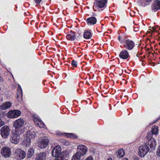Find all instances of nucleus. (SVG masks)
<instances>
[{
	"mask_svg": "<svg viewBox=\"0 0 160 160\" xmlns=\"http://www.w3.org/2000/svg\"><path fill=\"white\" fill-rule=\"evenodd\" d=\"M122 160H128L126 158H123Z\"/></svg>",
	"mask_w": 160,
	"mask_h": 160,
	"instance_id": "40",
	"label": "nucleus"
},
{
	"mask_svg": "<svg viewBox=\"0 0 160 160\" xmlns=\"http://www.w3.org/2000/svg\"><path fill=\"white\" fill-rule=\"evenodd\" d=\"M24 121L23 119H18L15 120L13 123V126L15 128V131L20 132H22L23 125L24 124Z\"/></svg>",
	"mask_w": 160,
	"mask_h": 160,
	"instance_id": "6",
	"label": "nucleus"
},
{
	"mask_svg": "<svg viewBox=\"0 0 160 160\" xmlns=\"http://www.w3.org/2000/svg\"><path fill=\"white\" fill-rule=\"evenodd\" d=\"M118 40L121 44L123 45L126 49L130 51L132 50L135 46V43L134 41L131 39H122L120 36H118Z\"/></svg>",
	"mask_w": 160,
	"mask_h": 160,
	"instance_id": "2",
	"label": "nucleus"
},
{
	"mask_svg": "<svg viewBox=\"0 0 160 160\" xmlns=\"http://www.w3.org/2000/svg\"><path fill=\"white\" fill-rule=\"evenodd\" d=\"M34 122L36 126L41 128H44L45 125L41 119L37 116H33Z\"/></svg>",
	"mask_w": 160,
	"mask_h": 160,
	"instance_id": "11",
	"label": "nucleus"
},
{
	"mask_svg": "<svg viewBox=\"0 0 160 160\" xmlns=\"http://www.w3.org/2000/svg\"><path fill=\"white\" fill-rule=\"evenodd\" d=\"M76 37L75 32L71 30L66 35V38L68 40L72 41L75 39ZM76 38L77 39V38Z\"/></svg>",
	"mask_w": 160,
	"mask_h": 160,
	"instance_id": "19",
	"label": "nucleus"
},
{
	"mask_svg": "<svg viewBox=\"0 0 160 160\" xmlns=\"http://www.w3.org/2000/svg\"><path fill=\"white\" fill-rule=\"evenodd\" d=\"M34 152V150L32 148H29L28 150L27 154V158H31L33 155Z\"/></svg>",
	"mask_w": 160,
	"mask_h": 160,
	"instance_id": "25",
	"label": "nucleus"
},
{
	"mask_svg": "<svg viewBox=\"0 0 160 160\" xmlns=\"http://www.w3.org/2000/svg\"><path fill=\"white\" fill-rule=\"evenodd\" d=\"M17 157L20 160L23 159L26 157V152L21 149H18L16 151Z\"/></svg>",
	"mask_w": 160,
	"mask_h": 160,
	"instance_id": "16",
	"label": "nucleus"
},
{
	"mask_svg": "<svg viewBox=\"0 0 160 160\" xmlns=\"http://www.w3.org/2000/svg\"><path fill=\"white\" fill-rule=\"evenodd\" d=\"M42 0H34L35 3L38 5H39L40 2L42 1Z\"/></svg>",
	"mask_w": 160,
	"mask_h": 160,
	"instance_id": "33",
	"label": "nucleus"
},
{
	"mask_svg": "<svg viewBox=\"0 0 160 160\" xmlns=\"http://www.w3.org/2000/svg\"><path fill=\"white\" fill-rule=\"evenodd\" d=\"M92 34L91 31L89 30H85L84 31L83 34V38L86 39H90L92 37Z\"/></svg>",
	"mask_w": 160,
	"mask_h": 160,
	"instance_id": "22",
	"label": "nucleus"
},
{
	"mask_svg": "<svg viewBox=\"0 0 160 160\" xmlns=\"http://www.w3.org/2000/svg\"><path fill=\"white\" fill-rule=\"evenodd\" d=\"M81 156H80L79 154L76 152V153L72 157V160H79Z\"/></svg>",
	"mask_w": 160,
	"mask_h": 160,
	"instance_id": "29",
	"label": "nucleus"
},
{
	"mask_svg": "<svg viewBox=\"0 0 160 160\" xmlns=\"http://www.w3.org/2000/svg\"><path fill=\"white\" fill-rule=\"evenodd\" d=\"M97 30L99 32H99V31H98V30L97 29Z\"/></svg>",
	"mask_w": 160,
	"mask_h": 160,
	"instance_id": "42",
	"label": "nucleus"
},
{
	"mask_svg": "<svg viewBox=\"0 0 160 160\" xmlns=\"http://www.w3.org/2000/svg\"><path fill=\"white\" fill-rule=\"evenodd\" d=\"M148 142L149 140H147L146 143L139 148L138 154L140 157H143L149 152V146L152 150H154L156 145L153 146V148H152L150 147L151 145L148 143Z\"/></svg>",
	"mask_w": 160,
	"mask_h": 160,
	"instance_id": "3",
	"label": "nucleus"
},
{
	"mask_svg": "<svg viewBox=\"0 0 160 160\" xmlns=\"http://www.w3.org/2000/svg\"><path fill=\"white\" fill-rule=\"evenodd\" d=\"M86 22L87 24L89 26H93L95 25L97 22V19L94 17H92L88 18L86 20Z\"/></svg>",
	"mask_w": 160,
	"mask_h": 160,
	"instance_id": "18",
	"label": "nucleus"
},
{
	"mask_svg": "<svg viewBox=\"0 0 160 160\" xmlns=\"http://www.w3.org/2000/svg\"><path fill=\"white\" fill-rule=\"evenodd\" d=\"M156 154H157L158 157H160V145L158 148L157 152H156Z\"/></svg>",
	"mask_w": 160,
	"mask_h": 160,
	"instance_id": "32",
	"label": "nucleus"
},
{
	"mask_svg": "<svg viewBox=\"0 0 160 160\" xmlns=\"http://www.w3.org/2000/svg\"><path fill=\"white\" fill-rule=\"evenodd\" d=\"M21 112L18 110H15L9 111L8 113V116L9 118H17L20 116Z\"/></svg>",
	"mask_w": 160,
	"mask_h": 160,
	"instance_id": "12",
	"label": "nucleus"
},
{
	"mask_svg": "<svg viewBox=\"0 0 160 160\" xmlns=\"http://www.w3.org/2000/svg\"><path fill=\"white\" fill-rule=\"evenodd\" d=\"M0 81L2 82L3 81V78L1 77L0 76Z\"/></svg>",
	"mask_w": 160,
	"mask_h": 160,
	"instance_id": "38",
	"label": "nucleus"
},
{
	"mask_svg": "<svg viewBox=\"0 0 160 160\" xmlns=\"http://www.w3.org/2000/svg\"><path fill=\"white\" fill-rule=\"evenodd\" d=\"M67 157V154L65 152H61L58 154V156H55V160H64Z\"/></svg>",
	"mask_w": 160,
	"mask_h": 160,
	"instance_id": "20",
	"label": "nucleus"
},
{
	"mask_svg": "<svg viewBox=\"0 0 160 160\" xmlns=\"http://www.w3.org/2000/svg\"><path fill=\"white\" fill-rule=\"evenodd\" d=\"M50 1H51V0H49Z\"/></svg>",
	"mask_w": 160,
	"mask_h": 160,
	"instance_id": "45",
	"label": "nucleus"
},
{
	"mask_svg": "<svg viewBox=\"0 0 160 160\" xmlns=\"http://www.w3.org/2000/svg\"><path fill=\"white\" fill-rule=\"evenodd\" d=\"M107 160H112V159L111 158H109Z\"/></svg>",
	"mask_w": 160,
	"mask_h": 160,
	"instance_id": "41",
	"label": "nucleus"
},
{
	"mask_svg": "<svg viewBox=\"0 0 160 160\" xmlns=\"http://www.w3.org/2000/svg\"><path fill=\"white\" fill-rule=\"evenodd\" d=\"M1 134L3 138H7L10 133V129L9 126L5 125L0 129Z\"/></svg>",
	"mask_w": 160,
	"mask_h": 160,
	"instance_id": "9",
	"label": "nucleus"
},
{
	"mask_svg": "<svg viewBox=\"0 0 160 160\" xmlns=\"http://www.w3.org/2000/svg\"><path fill=\"white\" fill-rule=\"evenodd\" d=\"M22 133L16 131L12 132L10 139L11 142L15 144L18 143L20 139V134Z\"/></svg>",
	"mask_w": 160,
	"mask_h": 160,
	"instance_id": "7",
	"label": "nucleus"
},
{
	"mask_svg": "<svg viewBox=\"0 0 160 160\" xmlns=\"http://www.w3.org/2000/svg\"><path fill=\"white\" fill-rule=\"evenodd\" d=\"M153 32H158L160 29V27L158 26H154L152 28Z\"/></svg>",
	"mask_w": 160,
	"mask_h": 160,
	"instance_id": "31",
	"label": "nucleus"
},
{
	"mask_svg": "<svg viewBox=\"0 0 160 160\" xmlns=\"http://www.w3.org/2000/svg\"><path fill=\"white\" fill-rule=\"evenodd\" d=\"M146 2H142V0H139V2L141 4V5L142 7H145L149 5L150 4V2L152 0H144Z\"/></svg>",
	"mask_w": 160,
	"mask_h": 160,
	"instance_id": "28",
	"label": "nucleus"
},
{
	"mask_svg": "<svg viewBox=\"0 0 160 160\" xmlns=\"http://www.w3.org/2000/svg\"><path fill=\"white\" fill-rule=\"evenodd\" d=\"M1 153L5 158H8L11 155V150L7 146L4 147L1 150Z\"/></svg>",
	"mask_w": 160,
	"mask_h": 160,
	"instance_id": "14",
	"label": "nucleus"
},
{
	"mask_svg": "<svg viewBox=\"0 0 160 160\" xmlns=\"http://www.w3.org/2000/svg\"><path fill=\"white\" fill-rule=\"evenodd\" d=\"M71 64L73 67L76 68L78 66V62L74 60H72L71 62Z\"/></svg>",
	"mask_w": 160,
	"mask_h": 160,
	"instance_id": "30",
	"label": "nucleus"
},
{
	"mask_svg": "<svg viewBox=\"0 0 160 160\" xmlns=\"http://www.w3.org/2000/svg\"><path fill=\"white\" fill-rule=\"evenodd\" d=\"M125 155V152L123 149H119L118 152L117 157L119 158L123 157Z\"/></svg>",
	"mask_w": 160,
	"mask_h": 160,
	"instance_id": "26",
	"label": "nucleus"
},
{
	"mask_svg": "<svg viewBox=\"0 0 160 160\" xmlns=\"http://www.w3.org/2000/svg\"><path fill=\"white\" fill-rule=\"evenodd\" d=\"M85 160H93V158L92 157H88Z\"/></svg>",
	"mask_w": 160,
	"mask_h": 160,
	"instance_id": "36",
	"label": "nucleus"
},
{
	"mask_svg": "<svg viewBox=\"0 0 160 160\" xmlns=\"http://www.w3.org/2000/svg\"><path fill=\"white\" fill-rule=\"evenodd\" d=\"M88 150V149L85 146L83 145H79L78 147L77 153L79 154L80 156H83L87 152Z\"/></svg>",
	"mask_w": 160,
	"mask_h": 160,
	"instance_id": "13",
	"label": "nucleus"
},
{
	"mask_svg": "<svg viewBox=\"0 0 160 160\" xmlns=\"http://www.w3.org/2000/svg\"><path fill=\"white\" fill-rule=\"evenodd\" d=\"M66 136L72 139H75L78 138V136L74 133H67L66 134Z\"/></svg>",
	"mask_w": 160,
	"mask_h": 160,
	"instance_id": "27",
	"label": "nucleus"
},
{
	"mask_svg": "<svg viewBox=\"0 0 160 160\" xmlns=\"http://www.w3.org/2000/svg\"><path fill=\"white\" fill-rule=\"evenodd\" d=\"M118 56L120 58L123 60L127 59V61H129L130 58L128 51L126 49L122 50Z\"/></svg>",
	"mask_w": 160,
	"mask_h": 160,
	"instance_id": "10",
	"label": "nucleus"
},
{
	"mask_svg": "<svg viewBox=\"0 0 160 160\" xmlns=\"http://www.w3.org/2000/svg\"><path fill=\"white\" fill-rule=\"evenodd\" d=\"M22 97V90L20 86L19 85L18 88V90H17L16 97L18 99Z\"/></svg>",
	"mask_w": 160,
	"mask_h": 160,
	"instance_id": "24",
	"label": "nucleus"
},
{
	"mask_svg": "<svg viewBox=\"0 0 160 160\" xmlns=\"http://www.w3.org/2000/svg\"><path fill=\"white\" fill-rule=\"evenodd\" d=\"M158 132V127L157 126H155L152 127L151 130L148 132V135L146 137L147 140H149L148 144L151 145L150 147L153 148V146L157 144V142L154 139L152 138L153 134H157Z\"/></svg>",
	"mask_w": 160,
	"mask_h": 160,
	"instance_id": "1",
	"label": "nucleus"
},
{
	"mask_svg": "<svg viewBox=\"0 0 160 160\" xmlns=\"http://www.w3.org/2000/svg\"><path fill=\"white\" fill-rule=\"evenodd\" d=\"M92 14H93V17H94V16H96V14L94 13V12H93L92 13Z\"/></svg>",
	"mask_w": 160,
	"mask_h": 160,
	"instance_id": "39",
	"label": "nucleus"
},
{
	"mask_svg": "<svg viewBox=\"0 0 160 160\" xmlns=\"http://www.w3.org/2000/svg\"><path fill=\"white\" fill-rule=\"evenodd\" d=\"M39 141H40L38 143V145L41 148H45L48 145L49 140L47 137H41L39 139Z\"/></svg>",
	"mask_w": 160,
	"mask_h": 160,
	"instance_id": "8",
	"label": "nucleus"
},
{
	"mask_svg": "<svg viewBox=\"0 0 160 160\" xmlns=\"http://www.w3.org/2000/svg\"><path fill=\"white\" fill-rule=\"evenodd\" d=\"M140 54L141 55V54H142V53H140Z\"/></svg>",
	"mask_w": 160,
	"mask_h": 160,
	"instance_id": "43",
	"label": "nucleus"
},
{
	"mask_svg": "<svg viewBox=\"0 0 160 160\" xmlns=\"http://www.w3.org/2000/svg\"><path fill=\"white\" fill-rule=\"evenodd\" d=\"M36 135L34 132L30 131H27L26 133V136L22 142V144L27 147L29 146L31 143V139L35 138Z\"/></svg>",
	"mask_w": 160,
	"mask_h": 160,
	"instance_id": "5",
	"label": "nucleus"
},
{
	"mask_svg": "<svg viewBox=\"0 0 160 160\" xmlns=\"http://www.w3.org/2000/svg\"><path fill=\"white\" fill-rule=\"evenodd\" d=\"M68 160V159H66V160Z\"/></svg>",
	"mask_w": 160,
	"mask_h": 160,
	"instance_id": "44",
	"label": "nucleus"
},
{
	"mask_svg": "<svg viewBox=\"0 0 160 160\" xmlns=\"http://www.w3.org/2000/svg\"><path fill=\"white\" fill-rule=\"evenodd\" d=\"M46 152H42L37 153L35 157V160H46Z\"/></svg>",
	"mask_w": 160,
	"mask_h": 160,
	"instance_id": "17",
	"label": "nucleus"
},
{
	"mask_svg": "<svg viewBox=\"0 0 160 160\" xmlns=\"http://www.w3.org/2000/svg\"><path fill=\"white\" fill-rule=\"evenodd\" d=\"M12 103L9 102H6L3 103L1 106V108L3 110H6L10 107L12 106Z\"/></svg>",
	"mask_w": 160,
	"mask_h": 160,
	"instance_id": "23",
	"label": "nucleus"
},
{
	"mask_svg": "<svg viewBox=\"0 0 160 160\" xmlns=\"http://www.w3.org/2000/svg\"><path fill=\"white\" fill-rule=\"evenodd\" d=\"M78 36H76L77 38H80L82 37V35L81 33H80L79 32H78Z\"/></svg>",
	"mask_w": 160,
	"mask_h": 160,
	"instance_id": "37",
	"label": "nucleus"
},
{
	"mask_svg": "<svg viewBox=\"0 0 160 160\" xmlns=\"http://www.w3.org/2000/svg\"><path fill=\"white\" fill-rule=\"evenodd\" d=\"M152 10L154 12H156L160 9V0H154L151 6Z\"/></svg>",
	"mask_w": 160,
	"mask_h": 160,
	"instance_id": "15",
	"label": "nucleus"
},
{
	"mask_svg": "<svg viewBox=\"0 0 160 160\" xmlns=\"http://www.w3.org/2000/svg\"><path fill=\"white\" fill-rule=\"evenodd\" d=\"M93 8L95 11L101 12L107 7V0H94Z\"/></svg>",
	"mask_w": 160,
	"mask_h": 160,
	"instance_id": "4",
	"label": "nucleus"
},
{
	"mask_svg": "<svg viewBox=\"0 0 160 160\" xmlns=\"http://www.w3.org/2000/svg\"><path fill=\"white\" fill-rule=\"evenodd\" d=\"M61 148L59 146H57L52 151V155L53 157L58 156V154H59L61 152Z\"/></svg>",
	"mask_w": 160,
	"mask_h": 160,
	"instance_id": "21",
	"label": "nucleus"
},
{
	"mask_svg": "<svg viewBox=\"0 0 160 160\" xmlns=\"http://www.w3.org/2000/svg\"><path fill=\"white\" fill-rule=\"evenodd\" d=\"M133 160H140L139 157L138 156H135L133 157Z\"/></svg>",
	"mask_w": 160,
	"mask_h": 160,
	"instance_id": "35",
	"label": "nucleus"
},
{
	"mask_svg": "<svg viewBox=\"0 0 160 160\" xmlns=\"http://www.w3.org/2000/svg\"><path fill=\"white\" fill-rule=\"evenodd\" d=\"M4 124V122L2 121V120L0 118V127Z\"/></svg>",
	"mask_w": 160,
	"mask_h": 160,
	"instance_id": "34",
	"label": "nucleus"
}]
</instances>
